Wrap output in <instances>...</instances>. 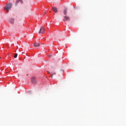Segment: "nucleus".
Returning a JSON list of instances; mask_svg holds the SVG:
<instances>
[{
    "label": "nucleus",
    "instance_id": "1",
    "mask_svg": "<svg viewBox=\"0 0 126 126\" xmlns=\"http://www.w3.org/2000/svg\"><path fill=\"white\" fill-rule=\"evenodd\" d=\"M12 6V4L11 3H9V4H7L5 7V10L6 12H8L9 9L11 8Z\"/></svg>",
    "mask_w": 126,
    "mask_h": 126
},
{
    "label": "nucleus",
    "instance_id": "2",
    "mask_svg": "<svg viewBox=\"0 0 126 126\" xmlns=\"http://www.w3.org/2000/svg\"><path fill=\"white\" fill-rule=\"evenodd\" d=\"M38 33L39 34H43L45 33V29L43 27H41Z\"/></svg>",
    "mask_w": 126,
    "mask_h": 126
},
{
    "label": "nucleus",
    "instance_id": "3",
    "mask_svg": "<svg viewBox=\"0 0 126 126\" xmlns=\"http://www.w3.org/2000/svg\"><path fill=\"white\" fill-rule=\"evenodd\" d=\"M70 20V17L65 15L64 16V21H69Z\"/></svg>",
    "mask_w": 126,
    "mask_h": 126
},
{
    "label": "nucleus",
    "instance_id": "4",
    "mask_svg": "<svg viewBox=\"0 0 126 126\" xmlns=\"http://www.w3.org/2000/svg\"><path fill=\"white\" fill-rule=\"evenodd\" d=\"M31 81L32 83H36V78H35L34 77H32Z\"/></svg>",
    "mask_w": 126,
    "mask_h": 126
},
{
    "label": "nucleus",
    "instance_id": "5",
    "mask_svg": "<svg viewBox=\"0 0 126 126\" xmlns=\"http://www.w3.org/2000/svg\"><path fill=\"white\" fill-rule=\"evenodd\" d=\"M40 44L39 42H35L33 44L34 47H39L40 46Z\"/></svg>",
    "mask_w": 126,
    "mask_h": 126
},
{
    "label": "nucleus",
    "instance_id": "6",
    "mask_svg": "<svg viewBox=\"0 0 126 126\" xmlns=\"http://www.w3.org/2000/svg\"><path fill=\"white\" fill-rule=\"evenodd\" d=\"M9 22L11 24H13V23H14V19H13V18L10 19L9 20Z\"/></svg>",
    "mask_w": 126,
    "mask_h": 126
},
{
    "label": "nucleus",
    "instance_id": "7",
    "mask_svg": "<svg viewBox=\"0 0 126 126\" xmlns=\"http://www.w3.org/2000/svg\"><path fill=\"white\" fill-rule=\"evenodd\" d=\"M19 2H21L22 3H23V1L22 0H17L16 1V5H17Z\"/></svg>",
    "mask_w": 126,
    "mask_h": 126
},
{
    "label": "nucleus",
    "instance_id": "8",
    "mask_svg": "<svg viewBox=\"0 0 126 126\" xmlns=\"http://www.w3.org/2000/svg\"><path fill=\"white\" fill-rule=\"evenodd\" d=\"M52 10L53 11H54V12H55L56 13H57L58 12V8H56L55 7H52Z\"/></svg>",
    "mask_w": 126,
    "mask_h": 126
},
{
    "label": "nucleus",
    "instance_id": "9",
    "mask_svg": "<svg viewBox=\"0 0 126 126\" xmlns=\"http://www.w3.org/2000/svg\"><path fill=\"white\" fill-rule=\"evenodd\" d=\"M67 11V9L66 8H65L63 10V14H64V15H66Z\"/></svg>",
    "mask_w": 126,
    "mask_h": 126
},
{
    "label": "nucleus",
    "instance_id": "10",
    "mask_svg": "<svg viewBox=\"0 0 126 126\" xmlns=\"http://www.w3.org/2000/svg\"><path fill=\"white\" fill-rule=\"evenodd\" d=\"M17 56H18V54L17 53H16V54H15V56H14V58L15 59H16V58H17Z\"/></svg>",
    "mask_w": 126,
    "mask_h": 126
},
{
    "label": "nucleus",
    "instance_id": "11",
    "mask_svg": "<svg viewBox=\"0 0 126 126\" xmlns=\"http://www.w3.org/2000/svg\"><path fill=\"white\" fill-rule=\"evenodd\" d=\"M54 74H56V73H53V74L52 75V76H54Z\"/></svg>",
    "mask_w": 126,
    "mask_h": 126
},
{
    "label": "nucleus",
    "instance_id": "12",
    "mask_svg": "<svg viewBox=\"0 0 126 126\" xmlns=\"http://www.w3.org/2000/svg\"><path fill=\"white\" fill-rule=\"evenodd\" d=\"M49 58H51L52 57V55H49Z\"/></svg>",
    "mask_w": 126,
    "mask_h": 126
},
{
    "label": "nucleus",
    "instance_id": "13",
    "mask_svg": "<svg viewBox=\"0 0 126 126\" xmlns=\"http://www.w3.org/2000/svg\"><path fill=\"white\" fill-rule=\"evenodd\" d=\"M44 13H45V14H46V12H45Z\"/></svg>",
    "mask_w": 126,
    "mask_h": 126
},
{
    "label": "nucleus",
    "instance_id": "14",
    "mask_svg": "<svg viewBox=\"0 0 126 126\" xmlns=\"http://www.w3.org/2000/svg\"><path fill=\"white\" fill-rule=\"evenodd\" d=\"M0 59H1V57H0Z\"/></svg>",
    "mask_w": 126,
    "mask_h": 126
}]
</instances>
